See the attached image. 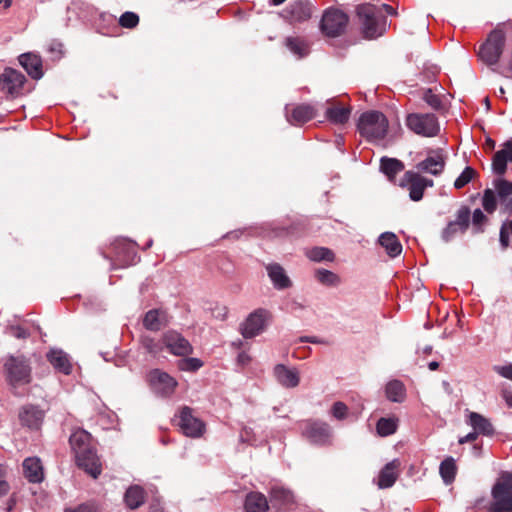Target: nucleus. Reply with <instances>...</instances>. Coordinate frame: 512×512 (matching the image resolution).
<instances>
[{
  "label": "nucleus",
  "instance_id": "nucleus-1",
  "mask_svg": "<svg viewBox=\"0 0 512 512\" xmlns=\"http://www.w3.org/2000/svg\"><path fill=\"white\" fill-rule=\"evenodd\" d=\"M77 465L94 479L102 472V465L92 444L91 435L83 430H75L69 438Z\"/></svg>",
  "mask_w": 512,
  "mask_h": 512
},
{
  "label": "nucleus",
  "instance_id": "nucleus-2",
  "mask_svg": "<svg viewBox=\"0 0 512 512\" xmlns=\"http://www.w3.org/2000/svg\"><path fill=\"white\" fill-rule=\"evenodd\" d=\"M491 501L482 505L484 499H477L474 507L487 512H512V472H502L491 489Z\"/></svg>",
  "mask_w": 512,
  "mask_h": 512
},
{
  "label": "nucleus",
  "instance_id": "nucleus-3",
  "mask_svg": "<svg viewBox=\"0 0 512 512\" xmlns=\"http://www.w3.org/2000/svg\"><path fill=\"white\" fill-rule=\"evenodd\" d=\"M388 126L387 117L379 111L364 112L357 124L360 135L373 143H377L385 138Z\"/></svg>",
  "mask_w": 512,
  "mask_h": 512
},
{
  "label": "nucleus",
  "instance_id": "nucleus-4",
  "mask_svg": "<svg viewBox=\"0 0 512 512\" xmlns=\"http://www.w3.org/2000/svg\"><path fill=\"white\" fill-rule=\"evenodd\" d=\"M357 14L366 38L373 39L381 36L385 30L386 19L372 4H362L357 7Z\"/></svg>",
  "mask_w": 512,
  "mask_h": 512
},
{
  "label": "nucleus",
  "instance_id": "nucleus-5",
  "mask_svg": "<svg viewBox=\"0 0 512 512\" xmlns=\"http://www.w3.org/2000/svg\"><path fill=\"white\" fill-rule=\"evenodd\" d=\"M3 366L6 379L12 387L16 388L30 383L32 369L26 357L10 355L6 357Z\"/></svg>",
  "mask_w": 512,
  "mask_h": 512
},
{
  "label": "nucleus",
  "instance_id": "nucleus-6",
  "mask_svg": "<svg viewBox=\"0 0 512 512\" xmlns=\"http://www.w3.org/2000/svg\"><path fill=\"white\" fill-rule=\"evenodd\" d=\"M505 34L501 30H494L487 40L480 46L479 59L488 66L498 64L505 47Z\"/></svg>",
  "mask_w": 512,
  "mask_h": 512
},
{
  "label": "nucleus",
  "instance_id": "nucleus-7",
  "mask_svg": "<svg viewBox=\"0 0 512 512\" xmlns=\"http://www.w3.org/2000/svg\"><path fill=\"white\" fill-rule=\"evenodd\" d=\"M406 125L415 134L423 137H434L440 132L439 121L432 113H411L406 117Z\"/></svg>",
  "mask_w": 512,
  "mask_h": 512
},
{
  "label": "nucleus",
  "instance_id": "nucleus-8",
  "mask_svg": "<svg viewBox=\"0 0 512 512\" xmlns=\"http://www.w3.org/2000/svg\"><path fill=\"white\" fill-rule=\"evenodd\" d=\"M271 318V313L263 308L256 309L240 325V333L246 338H254L264 332Z\"/></svg>",
  "mask_w": 512,
  "mask_h": 512
},
{
  "label": "nucleus",
  "instance_id": "nucleus-9",
  "mask_svg": "<svg viewBox=\"0 0 512 512\" xmlns=\"http://www.w3.org/2000/svg\"><path fill=\"white\" fill-rule=\"evenodd\" d=\"M178 426L182 433L190 438H200L206 430L205 423L193 414L190 407L184 406L178 414Z\"/></svg>",
  "mask_w": 512,
  "mask_h": 512
},
{
  "label": "nucleus",
  "instance_id": "nucleus-10",
  "mask_svg": "<svg viewBox=\"0 0 512 512\" xmlns=\"http://www.w3.org/2000/svg\"><path fill=\"white\" fill-rule=\"evenodd\" d=\"M348 23L347 15L339 9H327L321 19V30L329 37L339 36L344 32Z\"/></svg>",
  "mask_w": 512,
  "mask_h": 512
},
{
  "label": "nucleus",
  "instance_id": "nucleus-11",
  "mask_svg": "<svg viewBox=\"0 0 512 512\" xmlns=\"http://www.w3.org/2000/svg\"><path fill=\"white\" fill-rule=\"evenodd\" d=\"M433 184V180L427 179L414 171H406L400 182V186L407 188L410 199L415 202L420 201L425 189L432 187Z\"/></svg>",
  "mask_w": 512,
  "mask_h": 512
},
{
  "label": "nucleus",
  "instance_id": "nucleus-12",
  "mask_svg": "<svg viewBox=\"0 0 512 512\" xmlns=\"http://www.w3.org/2000/svg\"><path fill=\"white\" fill-rule=\"evenodd\" d=\"M314 12V7L309 0H293L281 12V16L291 24L308 21Z\"/></svg>",
  "mask_w": 512,
  "mask_h": 512
},
{
  "label": "nucleus",
  "instance_id": "nucleus-13",
  "mask_svg": "<svg viewBox=\"0 0 512 512\" xmlns=\"http://www.w3.org/2000/svg\"><path fill=\"white\" fill-rule=\"evenodd\" d=\"M149 382L154 392L162 397L173 395L178 386L175 378L160 369H154L149 373Z\"/></svg>",
  "mask_w": 512,
  "mask_h": 512
},
{
  "label": "nucleus",
  "instance_id": "nucleus-14",
  "mask_svg": "<svg viewBox=\"0 0 512 512\" xmlns=\"http://www.w3.org/2000/svg\"><path fill=\"white\" fill-rule=\"evenodd\" d=\"M303 434L312 443L324 445L330 442L332 431L325 422L309 420L304 424Z\"/></svg>",
  "mask_w": 512,
  "mask_h": 512
},
{
  "label": "nucleus",
  "instance_id": "nucleus-15",
  "mask_svg": "<svg viewBox=\"0 0 512 512\" xmlns=\"http://www.w3.org/2000/svg\"><path fill=\"white\" fill-rule=\"evenodd\" d=\"M163 345L176 356H188L193 348L188 340L175 331H168L162 337Z\"/></svg>",
  "mask_w": 512,
  "mask_h": 512
},
{
  "label": "nucleus",
  "instance_id": "nucleus-16",
  "mask_svg": "<svg viewBox=\"0 0 512 512\" xmlns=\"http://www.w3.org/2000/svg\"><path fill=\"white\" fill-rule=\"evenodd\" d=\"M494 191L500 205V212L512 214V182L498 177L493 181Z\"/></svg>",
  "mask_w": 512,
  "mask_h": 512
},
{
  "label": "nucleus",
  "instance_id": "nucleus-17",
  "mask_svg": "<svg viewBox=\"0 0 512 512\" xmlns=\"http://www.w3.org/2000/svg\"><path fill=\"white\" fill-rule=\"evenodd\" d=\"M25 81V76L12 68L4 69L3 73L0 75V82L3 84V89L12 97H16L21 93Z\"/></svg>",
  "mask_w": 512,
  "mask_h": 512
},
{
  "label": "nucleus",
  "instance_id": "nucleus-18",
  "mask_svg": "<svg viewBox=\"0 0 512 512\" xmlns=\"http://www.w3.org/2000/svg\"><path fill=\"white\" fill-rule=\"evenodd\" d=\"M512 163V139L503 143L492 158V171L498 176L504 175L507 170V163Z\"/></svg>",
  "mask_w": 512,
  "mask_h": 512
},
{
  "label": "nucleus",
  "instance_id": "nucleus-19",
  "mask_svg": "<svg viewBox=\"0 0 512 512\" xmlns=\"http://www.w3.org/2000/svg\"><path fill=\"white\" fill-rule=\"evenodd\" d=\"M273 374L277 382L285 388H295L300 383L299 372L296 368L278 364L274 367Z\"/></svg>",
  "mask_w": 512,
  "mask_h": 512
},
{
  "label": "nucleus",
  "instance_id": "nucleus-20",
  "mask_svg": "<svg viewBox=\"0 0 512 512\" xmlns=\"http://www.w3.org/2000/svg\"><path fill=\"white\" fill-rule=\"evenodd\" d=\"M266 271L275 289L284 290L292 286L290 278L280 264L270 263L266 265Z\"/></svg>",
  "mask_w": 512,
  "mask_h": 512
},
{
  "label": "nucleus",
  "instance_id": "nucleus-21",
  "mask_svg": "<svg viewBox=\"0 0 512 512\" xmlns=\"http://www.w3.org/2000/svg\"><path fill=\"white\" fill-rule=\"evenodd\" d=\"M315 116V109L309 104H300L292 108L291 111L286 108V117L292 125H302Z\"/></svg>",
  "mask_w": 512,
  "mask_h": 512
},
{
  "label": "nucleus",
  "instance_id": "nucleus-22",
  "mask_svg": "<svg viewBox=\"0 0 512 512\" xmlns=\"http://www.w3.org/2000/svg\"><path fill=\"white\" fill-rule=\"evenodd\" d=\"M445 164L444 156L440 151H438L419 162L416 167L421 172L438 176L443 172Z\"/></svg>",
  "mask_w": 512,
  "mask_h": 512
},
{
  "label": "nucleus",
  "instance_id": "nucleus-23",
  "mask_svg": "<svg viewBox=\"0 0 512 512\" xmlns=\"http://www.w3.org/2000/svg\"><path fill=\"white\" fill-rule=\"evenodd\" d=\"M400 461L397 459L387 463L379 473L377 485L381 489L390 488L399 475Z\"/></svg>",
  "mask_w": 512,
  "mask_h": 512
},
{
  "label": "nucleus",
  "instance_id": "nucleus-24",
  "mask_svg": "<svg viewBox=\"0 0 512 512\" xmlns=\"http://www.w3.org/2000/svg\"><path fill=\"white\" fill-rule=\"evenodd\" d=\"M466 422L478 434H482L484 436H492L495 433L491 421L477 412H469Z\"/></svg>",
  "mask_w": 512,
  "mask_h": 512
},
{
  "label": "nucleus",
  "instance_id": "nucleus-25",
  "mask_svg": "<svg viewBox=\"0 0 512 512\" xmlns=\"http://www.w3.org/2000/svg\"><path fill=\"white\" fill-rule=\"evenodd\" d=\"M44 413L35 406H24L19 414L22 425L31 429H38L42 424Z\"/></svg>",
  "mask_w": 512,
  "mask_h": 512
},
{
  "label": "nucleus",
  "instance_id": "nucleus-26",
  "mask_svg": "<svg viewBox=\"0 0 512 512\" xmlns=\"http://www.w3.org/2000/svg\"><path fill=\"white\" fill-rule=\"evenodd\" d=\"M23 473L25 478L31 483H39L44 478L43 467L40 459L29 457L23 461Z\"/></svg>",
  "mask_w": 512,
  "mask_h": 512
},
{
  "label": "nucleus",
  "instance_id": "nucleus-27",
  "mask_svg": "<svg viewBox=\"0 0 512 512\" xmlns=\"http://www.w3.org/2000/svg\"><path fill=\"white\" fill-rule=\"evenodd\" d=\"M50 364L59 372L68 375L71 373L72 365L68 354L60 349H51L47 353Z\"/></svg>",
  "mask_w": 512,
  "mask_h": 512
},
{
  "label": "nucleus",
  "instance_id": "nucleus-28",
  "mask_svg": "<svg viewBox=\"0 0 512 512\" xmlns=\"http://www.w3.org/2000/svg\"><path fill=\"white\" fill-rule=\"evenodd\" d=\"M269 509L267 498L260 492H250L244 501L245 512H266Z\"/></svg>",
  "mask_w": 512,
  "mask_h": 512
},
{
  "label": "nucleus",
  "instance_id": "nucleus-29",
  "mask_svg": "<svg viewBox=\"0 0 512 512\" xmlns=\"http://www.w3.org/2000/svg\"><path fill=\"white\" fill-rule=\"evenodd\" d=\"M19 62L33 79L42 77V62L37 55L32 53L22 54L19 57Z\"/></svg>",
  "mask_w": 512,
  "mask_h": 512
},
{
  "label": "nucleus",
  "instance_id": "nucleus-30",
  "mask_svg": "<svg viewBox=\"0 0 512 512\" xmlns=\"http://www.w3.org/2000/svg\"><path fill=\"white\" fill-rule=\"evenodd\" d=\"M378 242L392 258L397 257L402 252V245L397 236L392 232L382 233L379 236Z\"/></svg>",
  "mask_w": 512,
  "mask_h": 512
},
{
  "label": "nucleus",
  "instance_id": "nucleus-31",
  "mask_svg": "<svg viewBox=\"0 0 512 512\" xmlns=\"http://www.w3.org/2000/svg\"><path fill=\"white\" fill-rule=\"evenodd\" d=\"M351 114V108L349 106L335 105L328 107L326 110L327 119L336 124L343 125L348 122Z\"/></svg>",
  "mask_w": 512,
  "mask_h": 512
},
{
  "label": "nucleus",
  "instance_id": "nucleus-32",
  "mask_svg": "<svg viewBox=\"0 0 512 512\" xmlns=\"http://www.w3.org/2000/svg\"><path fill=\"white\" fill-rule=\"evenodd\" d=\"M270 501L273 505L287 506L294 502V495L289 489L275 485L269 492Z\"/></svg>",
  "mask_w": 512,
  "mask_h": 512
},
{
  "label": "nucleus",
  "instance_id": "nucleus-33",
  "mask_svg": "<svg viewBox=\"0 0 512 512\" xmlns=\"http://www.w3.org/2000/svg\"><path fill=\"white\" fill-rule=\"evenodd\" d=\"M314 277L318 283L325 287L336 288L342 283V279L337 273L324 268L316 269Z\"/></svg>",
  "mask_w": 512,
  "mask_h": 512
},
{
  "label": "nucleus",
  "instance_id": "nucleus-34",
  "mask_svg": "<svg viewBox=\"0 0 512 512\" xmlns=\"http://www.w3.org/2000/svg\"><path fill=\"white\" fill-rule=\"evenodd\" d=\"M381 171L390 179L393 180L398 173L403 171L404 164L396 158L382 157L380 161Z\"/></svg>",
  "mask_w": 512,
  "mask_h": 512
},
{
  "label": "nucleus",
  "instance_id": "nucleus-35",
  "mask_svg": "<svg viewBox=\"0 0 512 512\" xmlns=\"http://www.w3.org/2000/svg\"><path fill=\"white\" fill-rule=\"evenodd\" d=\"M145 492L140 486H131L127 489L124 501L130 509H137L144 503Z\"/></svg>",
  "mask_w": 512,
  "mask_h": 512
},
{
  "label": "nucleus",
  "instance_id": "nucleus-36",
  "mask_svg": "<svg viewBox=\"0 0 512 512\" xmlns=\"http://www.w3.org/2000/svg\"><path fill=\"white\" fill-rule=\"evenodd\" d=\"M457 466L452 457L443 460L439 467L440 475L445 484H451L456 476Z\"/></svg>",
  "mask_w": 512,
  "mask_h": 512
},
{
  "label": "nucleus",
  "instance_id": "nucleus-37",
  "mask_svg": "<svg viewBox=\"0 0 512 512\" xmlns=\"http://www.w3.org/2000/svg\"><path fill=\"white\" fill-rule=\"evenodd\" d=\"M305 255L311 261L321 262V261H329L332 262L335 258V255L332 250L326 247H313L307 249L305 251Z\"/></svg>",
  "mask_w": 512,
  "mask_h": 512
},
{
  "label": "nucleus",
  "instance_id": "nucleus-38",
  "mask_svg": "<svg viewBox=\"0 0 512 512\" xmlns=\"http://www.w3.org/2000/svg\"><path fill=\"white\" fill-rule=\"evenodd\" d=\"M386 395L390 401L402 402L405 397V387L403 383L398 380L390 381L386 385Z\"/></svg>",
  "mask_w": 512,
  "mask_h": 512
},
{
  "label": "nucleus",
  "instance_id": "nucleus-39",
  "mask_svg": "<svg viewBox=\"0 0 512 512\" xmlns=\"http://www.w3.org/2000/svg\"><path fill=\"white\" fill-rule=\"evenodd\" d=\"M397 427L398 419L395 417L380 418L376 425L377 433L383 437L394 434Z\"/></svg>",
  "mask_w": 512,
  "mask_h": 512
},
{
  "label": "nucleus",
  "instance_id": "nucleus-40",
  "mask_svg": "<svg viewBox=\"0 0 512 512\" xmlns=\"http://www.w3.org/2000/svg\"><path fill=\"white\" fill-rule=\"evenodd\" d=\"M499 242L503 250L512 246V219L502 223L499 232Z\"/></svg>",
  "mask_w": 512,
  "mask_h": 512
},
{
  "label": "nucleus",
  "instance_id": "nucleus-41",
  "mask_svg": "<svg viewBox=\"0 0 512 512\" xmlns=\"http://www.w3.org/2000/svg\"><path fill=\"white\" fill-rule=\"evenodd\" d=\"M143 325L146 329L151 331H158L162 327L159 310H149L143 319Z\"/></svg>",
  "mask_w": 512,
  "mask_h": 512
},
{
  "label": "nucleus",
  "instance_id": "nucleus-42",
  "mask_svg": "<svg viewBox=\"0 0 512 512\" xmlns=\"http://www.w3.org/2000/svg\"><path fill=\"white\" fill-rule=\"evenodd\" d=\"M471 218L470 209L467 206H461L456 212V218L453 222L459 227L460 233L466 232Z\"/></svg>",
  "mask_w": 512,
  "mask_h": 512
},
{
  "label": "nucleus",
  "instance_id": "nucleus-43",
  "mask_svg": "<svg viewBox=\"0 0 512 512\" xmlns=\"http://www.w3.org/2000/svg\"><path fill=\"white\" fill-rule=\"evenodd\" d=\"M287 48L298 57H304L308 54L307 44L297 37H289L286 39Z\"/></svg>",
  "mask_w": 512,
  "mask_h": 512
},
{
  "label": "nucleus",
  "instance_id": "nucleus-44",
  "mask_svg": "<svg viewBox=\"0 0 512 512\" xmlns=\"http://www.w3.org/2000/svg\"><path fill=\"white\" fill-rule=\"evenodd\" d=\"M497 203L498 200L495 191L490 188L485 189L482 196V206L484 210L492 214L497 209Z\"/></svg>",
  "mask_w": 512,
  "mask_h": 512
},
{
  "label": "nucleus",
  "instance_id": "nucleus-45",
  "mask_svg": "<svg viewBox=\"0 0 512 512\" xmlns=\"http://www.w3.org/2000/svg\"><path fill=\"white\" fill-rule=\"evenodd\" d=\"M202 366L203 362L200 359L193 357H186L177 362L178 369L185 372H195Z\"/></svg>",
  "mask_w": 512,
  "mask_h": 512
},
{
  "label": "nucleus",
  "instance_id": "nucleus-46",
  "mask_svg": "<svg viewBox=\"0 0 512 512\" xmlns=\"http://www.w3.org/2000/svg\"><path fill=\"white\" fill-rule=\"evenodd\" d=\"M476 171L470 166L465 167L462 173L454 181V187L456 189H462L476 176Z\"/></svg>",
  "mask_w": 512,
  "mask_h": 512
},
{
  "label": "nucleus",
  "instance_id": "nucleus-47",
  "mask_svg": "<svg viewBox=\"0 0 512 512\" xmlns=\"http://www.w3.org/2000/svg\"><path fill=\"white\" fill-rule=\"evenodd\" d=\"M119 24L123 28L133 29L139 24V16L134 12L127 11L120 16Z\"/></svg>",
  "mask_w": 512,
  "mask_h": 512
},
{
  "label": "nucleus",
  "instance_id": "nucleus-48",
  "mask_svg": "<svg viewBox=\"0 0 512 512\" xmlns=\"http://www.w3.org/2000/svg\"><path fill=\"white\" fill-rule=\"evenodd\" d=\"M487 222V217L481 209H475L472 214V229L474 233H481L484 231L483 226Z\"/></svg>",
  "mask_w": 512,
  "mask_h": 512
},
{
  "label": "nucleus",
  "instance_id": "nucleus-49",
  "mask_svg": "<svg viewBox=\"0 0 512 512\" xmlns=\"http://www.w3.org/2000/svg\"><path fill=\"white\" fill-rule=\"evenodd\" d=\"M331 414L337 420H344L348 416V407L345 403L337 401L332 405Z\"/></svg>",
  "mask_w": 512,
  "mask_h": 512
},
{
  "label": "nucleus",
  "instance_id": "nucleus-50",
  "mask_svg": "<svg viewBox=\"0 0 512 512\" xmlns=\"http://www.w3.org/2000/svg\"><path fill=\"white\" fill-rule=\"evenodd\" d=\"M6 332L17 339H26L30 336V332L20 325H9Z\"/></svg>",
  "mask_w": 512,
  "mask_h": 512
},
{
  "label": "nucleus",
  "instance_id": "nucleus-51",
  "mask_svg": "<svg viewBox=\"0 0 512 512\" xmlns=\"http://www.w3.org/2000/svg\"><path fill=\"white\" fill-rule=\"evenodd\" d=\"M460 233L459 227L456 226V224L453 221H450L447 226L443 229L441 237L442 240L445 242H449L454 237Z\"/></svg>",
  "mask_w": 512,
  "mask_h": 512
},
{
  "label": "nucleus",
  "instance_id": "nucleus-52",
  "mask_svg": "<svg viewBox=\"0 0 512 512\" xmlns=\"http://www.w3.org/2000/svg\"><path fill=\"white\" fill-rule=\"evenodd\" d=\"M423 99L433 109H440L442 101L438 95L434 94L430 89L424 93Z\"/></svg>",
  "mask_w": 512,
  "mask_h": 512
},
{
  "label": "nucleus",
  "instance_id": "nucleus-53",
  "mask_svg": "<svg viewBox=\"0 0 512 512\" xmlns=\"http://www.w3.org/2000/svg\"><path fill=\"white\" fill-rule=\"evenodd\" d=\"M493 370L502 376L503 378L509 379L512 381V364L507 365H496L493 367Z\"/></svg>",
  "mask_w": 512,
  "mask_h": 512
},
{
  "label": "nucleus",
  "instance_id": "nucleus-54",
  "mask_svg": "<svg viewBox=\"0 0 512 512\" xmlns=\"http://www.w3.org/2000/svg\"><path fill=\"white\" fill-rule=\"evenodd\" d=\"M9 491V484L5 479V468L0 465V495H5Z\"/></svg>",
  "mask_w": 512,
  "mask_h": 512
},
{
  "label": "nucleus",
  "instance_id": "nucleus-55",
  "mask_svg": "<svg viewBox=\"0 0 512 512\" xmlns=\"http://www.w3.org/2000/svg\"><path fill=\"white\" fill-rule=\"evenodd\" d=\"M143 345L147 351L152 354H157L160 350L158 344L155 343L153 339H145Z\"/></svg>",
  "mask_w": 512,
  "mask_h": 512
},
{
  "label": "nucleus",
  "instance_id": "nucleus-56",
  "mask_svg": "<svg viewBox=\"0 0 512 512\" xmlns=\"http://www.w3.org/2000/svg\"><path fill=\"white\" fill-rule=\"evenodd\" d=\"M65 512H96V509L91 504H82L75 509H66Z\"/></svg>",
  "mask_w": 512,
  "mask_h": 512
},
{
  "label": "nucleus",
  "instance_id": "nucleus-57",
  "mask_svg": "<svg viewBox=\"0 0 512 512\" xmlns=\"http://www.w3.org/2000/svg\"><path fill=\"white\" fill-rule=\"evenodd\" d=\"M478 435L479 434L476 431L470 432L466 436L461 437L459 439V444H464V443H467V442H473V441H475L477 439Z\"/></svg>",
  "mask_w": 512,
  "mask_h": 512
},
{
  "label": "nucleus",
  "instance_id": "nucleus-58",
  "mask_svg": "<svg viewBox=\"0 0 512 512\" xmlns=\"http://www.w3.org/2000/svg\"><path fill=\"white\" fill-rule=\"evenodd\" d=\"M251 361L250 356L246 352L239 353L237 357L238 364L245 366Z\"/></svg>",
  "mask_w": 512,
  "mask_h": 512
},
{
  "label": "nucleus",
  "instance_id": "nucleus-59",
  "mask_svg": "<svg viewBox=\"0 0 512 512\" xmlns=\"http://www.w3.org/2000/svg\"><path fill=\"white\" fill-rule=\"evenodd\" d=\"M250 434H251V429H249V428H244V429L241 431V433H240V439H241V441L251 443V440H250Z\"/></svg>",
  "mask_w": 512,
  "mask_h": 512
},
{
  "label": "nucleus",
  "instance_id": "nucleus-60",
  "mask_svg": "<svg viewBox=\"0 0 512 512\" xmlns=\"http://www.w3.org/2000/svg\"><path fill=\"white\" fill-rule=\"evenodd\" d=\"M502 397L503 399L505 400L507 406H509L510 408H512V391H509V390H504L502 392Z\"/></svg>",
  "mask_w": 512,
  "mask_h": 512
},
{
  "label": "nucleus",
  "instance_id": "nucleus-61",
  "mask_svg": "<svg viewBox=\"0 0 512 512\" xmlns=\"http://www.w3.org/2000/svg\"><path fill=\"white\" fill-rule=\"evenodd\" d=\"M382 8L386 11L387 14H390V15L396 14V11L394 10V8L388 4H383Z\"/></svg>",
  "mask_w": 512,
  "mask_h": 512
},
{
  "label": "nucleus",
  "instance_id": "nucleus-62",
  "mask_svg": "<svg viewBox=\"0 0 512 512\" xmlns=\"http://www.w3.org/2000/svg\"><path fill=\"white\" fill-rule=\"evenodd\" d=\"M428 367H429V369H430L431 371H434V370L438 369V367H439V363H438V362H436V361H432V362H430V363L428 364Z\"/></svg>",
  "mask_w": 512,
  "mask_h": 512
},
{
  "label": "nucleus",
  "instance_id": "nucleus-63",
  "mask_svg": "<svg viewBox=\"0 0 512 512\" xmlns=\"http://www.w3.org/2000/svg\"><path fill=\"white\" fill-rule=\"evenodd\" d=\"M12 4V0H0V5L4 8H9Z\"/></svg>",
  "mask_w": 512,
  "mask_h": 512
},
{
  "label": "nucleus",
  "instance_id": "nucleus-64",
  "mask_svg": "<svg viewBox=\"0 0 512 512\" xmlns=\"http://www.w3.org/2000/svg\"><path fill=\"white\" fill-rule=\"evenodd\" d=\"M286 0H270L271 4L274 6H278L282 3H284Z\"/></svg>",
  "mask_w": 512,
  "mask_h": 512
}]
</instances>
